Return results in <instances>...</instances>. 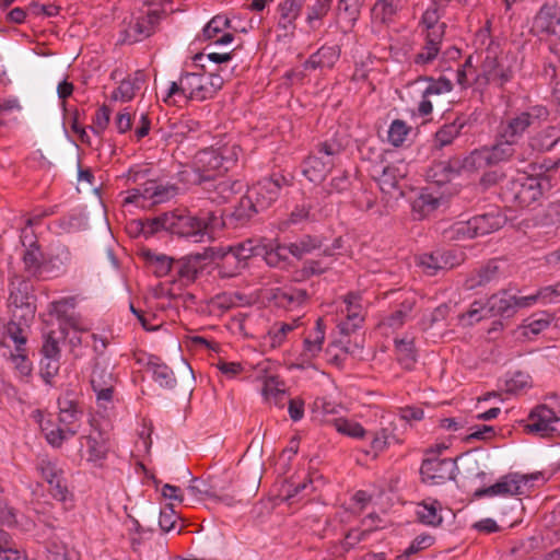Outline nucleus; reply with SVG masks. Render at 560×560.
<instances>
[{
	"mask_svg": "<svg viewBox=\"0 0 560 560\" xmlns=\"http://www.w3.org/2000/svg\"><path fill=\"white\" fill-rule=\"evenodd\" d=\"M72 255L69 247L60 242L51 243L47 249L24 271L38 280L55 279L65 275L71 265Z\"/></svg>",
	"mask_w": 560,
	"mask_h": 560,
	"instance_id": "nucleus-3",
	"label": "nucleus"
},
{
	"mask_svg": "<svg viewBox=\"0 0 560 560\" xmlns=\"http://www.w3.org/2000/svg\"><path fill=\"white\" fill-rule=\"evenodd\" d=\"M147 371L151 372L152 378L165 389L175 388L177 381L173 370L159 357L149 355L145 362Z\"/></svg>",
	"mask_w": 560,
	"mask_h": 560,
	"instance_id": "nucleus-30",
	"label": "nucleus"
},
{
	"mask_svg": "<svg viewBox=\"0 0 560 560\" xmlns=\"http://www.w3.org/2000/svg\"><path fill=\"white\" fill-rule=\"evenodd\" d=\"M417 82H427V86L421 94L422 100L420 101L418 106V113L421 116H429L430 114H432V98H434L435 96L450 93L453 90L452 81L445 77L434 79L433 77L429 75H420L417 79Z\"/></svg>",
	"mask_w": 560,
	"mask_h": 560,
	"instance_id": "nucleus-20",
	"label": "nucleus"
},
{
	"mask_svg": "<svg viewBox=\"0 0 560 560\" xmlns=\"http://www.w3.org/2000/svg\"><path fill=\"white\" fill-rule=\"evenodd\" d=\"M456 463L451 458H425L420 467L422 481L441 485L455 478Z\"/></svg>",
	"mask_w": 560,
	"mask_h": 560,
	"instance_id": "nucleus-16",
	"label": "nucleus"
},
{
	"mask_svg": "<svg viewBox=\"0 0 560 560\" xmlns=\"http://www.w3.org/2000/svg\"><path fill=\"white\" fill-rule=\"evenodd\" d=\"M303 3L300 0H283L279 4L280 21L279 25L283 28L294 26V21L299 18Z\"/></svg>",
	"mask_w": 560,
	"mask_h": 560,
	"instance_id": "nucleus-47",
	"label": "nucleus"
},
{
	"mask_svg": "<svg viewBox=\"0 0 560 560\" xmlns=\"http://www.w3.org/2000/svg\"><path fill=\"white\" fill-rule=\"evenodd\" d=\"M445 163L452 179L459 176L463 172L481 170V166L478 164L479 159L476 150L471 151L465 158L452 156L445 160Z\"/></svg>",
	"mask_w": 560,
	"mask_h": 560,
	"instance_id": "nucleus-39",
	"label": "nucleus"
},
{
	"mask_svg": "<svg viewBox=\"0 0 560 560\" xmlns=\"http://www.w3.org/2000/svg\"><path fill=\"white\" fill-rule=\"evenodd\" d=\"M537 479L535 475L510 474L501 477L494 485L476 490L475 497H494V495H520L524 494V488L529 480Z\"/></svg>",
	"mask_w": 560,
	"mask_h": 560,
	"instance_id": "nucleus-14",
	"label": "nucleus"
},
{
	"mask_svg": "<svg viewBox=\"0 0 560 560\" xmlns=\"http://www.w3.org/2000/svg\"><path fill=\"white\" fill-rule=\"evenodd\" d=\"M427 179L439 186L452 180L445 161H434L427 171Z\"/></svg>",
	"mask_w": 560,
	"mask_h": 560,
	"instance_id": "nucleus-55",
	"label": "nucleus"
},
{
	"mask_svg": "<svg viewBox=\"0 0 560 560\" xmlns=\"http://www.w3.org/2000/svg\"><path fill=\"white\" fill-rule=\"evenodd\" d=\"M424 43L421 49L413 56L412 62L416 66H429L439 56L442 50L444 34H434V32H422Z\"/></svg>",
	"mask_w": 560,
	"mask_h": 560,
	"instance_id": "nucleus-28",
	"label": "nucleus"
},
{
	"mask_svg": "<svg viewBox=\"0 0 560 560\" xmlns=\"http://www.w3.org/2000/svg\"><path fill=\"white\" fill-rule=\"evenodd\" d=\"M560 25V14L557 3L544 4L536 14L533 22V31L540 39L548 40L557 35V27Z\"/></svg>",
	"mask_w": 560,
	"mask_h": 560,
	"instance_id": "nucleus-24",
	"label": "nucleus"
},
{
	"mask_svg": "<svg viewBox=\"0 0 560 560\" xmlns=\"http://www.w3.org/2000/svg\"><path fill=\"white\" fill-rule=\"evenodd\" d=\"M107 452L108 448L104 441L97 440L94 436L88 438L89 462H93L94 464H101V462L106 458Z\"/></svg>",
	"mask_w": 560,
	"mask_h": 560,
	"instance_id": "nucleus-58",
	"label": "nucleus"
},
{
	"mask_svg": "<svg viewBox=\"0 0 560 560\" xmlns=\"http://www.w3.org/2000/svg\"><path fill=\"white\" fill-rule=\"evenodd\" d=\"M149 260L154 267V273L158 277H165L170 273L173 266V259L165 255H150Z\"/></svg>",
	"mask_w": 560,
	"mask_h": 560,
	"instance_id": "nucleus-64",
	"label": "nucleus"
},
{
	"mask_svg": "<svg viewBox=\"0 0 560 560\" xmlns=\"http://www.w3.org/2000/svg\"><path fill=\"white\" fill-rule=\"evenodd\" d=\"M208 247L202 253H191L185 257V261L179 267L178 273L187 279H195L202 262L209 260Z\"/></svg>",
	"mask_w": 560,
	"mask_h": 560,
	"instance_id": "nucleus-45",
	"label": "nucleus"
},
{
	"mask_svg": "<svg viewBox=\"0 0 560 560\" xmlns=\"http://www.w3.org/2000/svg\"><path fill=\"white\" fill-rule=\"evenodd\" d=\"M302 166V172L310 182L319 183L334 167V161L319 155H308Z\"/></svg>",
	"mask_w": 560,
	"mask_h": 560,
	"instance_id": "nucleus-31",
	"label": "nucleus"
},
{
	"mask_svg": "<svg viewBox=\"0 0 560 560\" xmlns=\"http://www.w3.org/2000/svg\"><path fill=\"white\" fill-rule=\"evenodd\" d=\"M468 125L469 118L464 114L456 116L453 121L442 125L434 133L432 154L439 156L443 148L451 145L462 133H466L465 128Z\"/></svg>",
	"mask_w": 560,
	"mask_h": 560,
	"instance_id": "nucleus-23",
	"label": "nucleus"
},
{
	"mask_svg": "<svg viewBox=\"0 0 560 560\" xmlns=\"http://www.w3.org/2000/svg\"><path fill=\"white\" fill-rule=\"evenodd\" d=\"M548 117L549 110L546 106L534 105L502 120L497 130L501 132L502 138H510L518 144V140L528 128L547 120Z\"/></svg>",
	"mask_w": 560,
	"mask_h": 560,
	"instance_id": "nucleus-6",
	"label": "nucleus"
},
{
	"mask_svg": "<svg viewBox=\"0 0 560 560\" xmlns=\"http://www.w3.org/2000/svg\"><path fill=\"white\" fill-rule=\"evenodd\" d=\"M442 237L445 242H462L475 238L469 220L459 221L442 230Z\"/></svg>",
	"mask_w": 560,
	"mask_h": 560,
	"instance_id": "nucleus-44",
	"label": "nucleus"
},
{
	"mask_svg": "<svg viewBox=\"0 0 560 560\" xmlns=\"http://www.w3.org/2000/svg\"><path fill=\"white\" fill-rule=\"evenodd\" d=\"M231 21L228 16L218 14L213 16L203 28L206 39H214L224 30L229 28Z\"/></svg>",
	"mask_w": 560,
	"mask_h": 560,
	"instance_id": "nucleus-57",
	"label": "nucleus"
},
{
	"mask_svg": "<svg viewBox=\"0 0 560 560\" xmlns=\"http://www.w3.org/2000/svg\"><path fill=\"white\" fill-rule=\"evenodd\" d=\"M440 206V198L431 192L422 190L412 201L411 209L413 218L422 220Z\"/></svg>",
	"mask_w": 560,
	"mask_h": 560,
	"instance_id": "nucleus-40",
	"label": "nucleus"
},
{
	"mask_svg": "<svg viewBox=\"0 0 560 560\" xmlns=\"http://www.w3.org/2000/svg\"><path fill=\"white\" fill-rule=\"evenodd\" d=\"M145 79L144 71L137 70L132 75L120 82L119 86L113 92L112 97L121 102L131 101L145 83Z\"/></svg>",
	"mask_w": 560,
	"mask_h": 560,
	"instance_id": "nucleus-36",
	"label": "nucleus"
},
{
	"mask_svg": "<svg viewBox=\"0 0 560 560\" xmlns=\"http://www.w3.org/2000/svg\"><path fill=\"white\" fill-rule=\"evenodd\" d=\"M331 7V0H316V2L308 7L306 23L310 28L315 31L319 27L320 21L328 14Z\"/></svg>",
	"mask_w": 560,
	"mask_h": 560,
	"instance_id": "nucleus-52",
	"label": "nucleus"
},
{
	"mask_svg": "<svg viewBox=\"0 0 560 560\" xmlns=\"http://www.w3.org/2000/svg\"><path fill=\"white\" fill-rule=\"evenodd\" d=\"M20 241L22 246L25 248L22 255V261L25 270L36 260V257H39V253L43 249L37 236L32 230V226H27V222H25V226L21 230Z\"/></svg>",
	"mask_w": 560,
	"mask_h": 560,
	"instance_id": "nucleus-37",
	"label": "nucleus"
},
{
	"mask_svg": "<svg viewBox=\"0 0 560 560\" xmlns=\"http://www.w3.org/2000/svg\"><path fill=\"white\" fill-rule=\"evenodd\" d=\"M307 298L306 290L296 288H277L272 293V300L278 306L290 310L301 305Z\"/></svg>",
	"mask_w": 560,
	"mask_h": 560,
	"instance_id": "nucleus-38",
	"label": "nucleus"
},
{
	"mask_svg": "<svg viewBox=\"0 0 560 560\" xmlns=\"http://www.w3.org/2000/svg\"><path fill=\"white\" fill-rule=\"evenodd\" d=\"M410 128L404 120L395 119L388 130V141L395 145L399 147L406 140L407 135L409 133Z\"/></svg>",
	"mask_w": 560,
	"mask_h": 560,
	"instance_id": "nucleus-59",
	"label": "nucleus"
},
{
	"mask_svg": "<svg viewBox=\"0 0 560 560\" xmlns=\"http://www.w3.org/2000/svg\"><path fill=\"white\" fill-rule=\"evenodd\" d=\"M166 232L191 240L195 243L202 242V219L198 215L191 214L185 209H176L167 212L165 217Z\"/></svg>",
	"mask_w": 560,
	"mask_h": 560,
	"instance_id": "nucleus-7",
	"label": "nucleus"
},
{
	"mask_svg": "<svg viewBox=\"0 0 560 560\" xmlns=\"http://www.w3.org/2000/svg\"><path fill=\"white\" fill-rule=\"evenodd\" d=\"M345 150L342 143L336 139L326 140L317 144V153L324 159H330L339 155Z\"/></svg>",
	"mask_w": 560,
	"mask_h": 560,
	"instance_id": "nucleus-63",
	"label": "nucleus"
},
{
	"mask_svg": "<svg viewBox=\"0 0 560 560\" xmlns=\"http://www.w3.org/2000/svg\"><path fill=\"white\" fill-rule=\"evenodd\" d=\"M534 298L517 295L512 290H501L487 301V313L490 316L512 317L520 308L533 305Z\"/></svg>",
	"mask_w": 560,
	"mask_h": 560,
	"instance_id": "nucleus-10",
	"label": "nucleus"
},
{
	"mask_svg": "<svg viewBox=\"0 0 560 560\" xmlns=\"http://www.w3.org/2000/svg\"><path fill=\"white\" fill-rule=\"evenodd\" d=\"M501 269L497 260H489L487 264L475 269L466 279L465 285L469 290L478 287H486L500 279Z\"/></svg>",
	"mask_w": 560,
	"mask_h": 560,
	"instance_id": "nucleus-29",
	"label": "nucleus"
},
{
	"mask_svg": "<svg viewBox=\"0 0 560 560\" xmlns=\"http://www.w3.org/2000/svg\"><path fill=\"white\" fill-rule=\"evenodd\" d=\"M11 535L0 529V560H8L16 553L21 552Z\"/></svg>",
	"mask_w": 560,
	"mask_h": 560,
	"instance_id": "nucleus-62",
	"label": "nucleus"
},
{
	"mask_svg": "<svg viewBox=\"0 0 560 560\" xmlns=\"http://www.w3.org/2000/svg\"><path fill=\"white\" fill-rule=\"evenodd\" d=\"M462 260V253H457L454 249H436L421 255L419 257V265L428 275L434 276L439 270L452 269L458 266Z\"/></svg>",
	"mask_w": 560,
	"mask_h": 560,
	"instance_id": "nucleus-21",
	"label": "nucleus"
},
{
	"mask_svg": "<svg viewBox=\"0 0 560 560\" xmlns=\"http://www.w3.org/2000/svg\"><path fill=\"white\" fill-rule=\"evenodd\" d=\"M241 301V296L238 294L232 293H221L217 294L209 301V310L210 313L215 315H222L231 308L238 305Z\"/></svg>",
	"mask_w": 560,
	"mask_h": 560,
	"instance_id": "nucleus-49",
	"label": "nucleus"
},
{
	"mask_svg": "<svg viewBox=\"0 0 560 560\" xmlns=\"http://www.w3.org/2000/svg\"><path fill=\"white\" fill-rule=\"evenodd\" d=\"M161 13L158 10H149L145 14L137 16L128 27L121 32V42L133 44L149 37L158 25Z\"/></svg>",
	"mask_w": 560,
	"mask_h": 560,
	"instance_id": "nucleus-19",
	"label": "nucleus"
},
{
	"mask_svg": "<svg viewBox=\"0 0 560 560\" xmlns=\"http://www.w3.org/2000/svg\"><path fill=\"white\" fill-rule=\"evenodd\" d=\"M559 141V128L556 126H549L532 138L530 147L540 152H548L552 150Z\"/></svg>",
	"mask_w": 560,
	"mask_h": 560,
	"instance_id": "nucleus-41",
	"label": "nucleus"
},
{
	"mask_svg": "<svg viewBox=\"0 0 560 560\" xmlns=\"http://www.w3.org/2000/svg\"><path fill=\"white\" fill-rule=\"evenodd\" d=\"M194 184L198 185L207 194V198L217 205L225 203L243 189V184L240 180L225 177L224 174L195 178Z\"/></svg>",
	"mask_w": 560,
	"mask_h": 560,
	"instance_id": "nucleus-8",
	"label": "nucleus"
},
{
	"mask_svg": "<svg viewBox=\"0 0 560 560\" xmlns=\"http://www.w3.org/2000/svg\"><path fill=\"white\" fill-rule=\"evenodd\" d=\"M442 504L436 499L428 498L417 504V520L427 526L438 527L442 524Z\"/></svg>",
	"mask_w": 560,
	"mask_h": 560,
	"instance_id": "nucleus-33",
	"label": "nucleus"
},
{
	"mask_svg": "<svg viewBox=\"0 0 560 560\" xmlns=\"http://www.w3.org/2000/svg\"><path fill=\"white\" fill-rule=\"evenodd\" d=\"M443 14L444 5L433 0L422 13L419 23V25L423 27L422 32H434V34L445 35L446 23L440 21Z\"/></svg>",
	"mask_w": 560,
	"mask_h": 560,
	"instance_id": "nucleus-34",
	"label": "nucleus"
},
{
	"mask_svg": "<svg viewBox=\"0 0 560 560\" xmlns=\"http://www.w3.org/2000/svg\"><path fill=\"white\" fill-rule=\"evenodd\" d=\"M550 187V180L546 177L521 176L508 183L502 190V198L513 208H526Z\"/></svg>",
	"mask_w": 560,
	"mask_h": 560,
	"instance_id": "nucleus-4",
	"label": "nucleus"
},
{
	"mask_svg": "<svg viewBox=\"0 0 560 560\" xmlns=\"http://www.w3.org/2000/svg\"><path fill=\"white\" fill-rule=\"evenodd\" d=\"M293 179L290 173L273 172L249 187L229 213L232 228L245 225L254 215L271 207L283 191L293 186Z\"/></svg>",
	"mask_w": 560,
	"mask_h": 560,
	"instance_id": "nucleus-1",
	"label": "nucleus"
},
{
	"mask_svg": "<svg viewBox=\"0 0 560 560\" xmlns=\"http://www.w3.org/2000/svg\"><path fill=\"white\" fill-rule=\"evenodd\" d=\"M323 246L318 236L303 235L294 243L289 244V252L292 256L301 259L304 255L312 253Z\"/></svg>",
	"mask_w": 560,
	"mask_h": 560,
	"instance_id": "nucleus-46",
	"label": "nucleus"
},
{
	"mask_svg": "<svg viewBox=\"0 0 560 560\" xmlns=\"http://www.w3.org/2000/svg\"><path fill=\"white\" fill-rule=\"evenodd\" d=\"M506 215L498 207L469 219L475 237L483 236L502 229L506 223Z\"/></svg>",
	"mask_w": 560,
	"mask_h": 560,
	"instance_id": "nucleus-25",
	"label": "nucleus"
},
{
	"mask_svg": "<svg viewBox=\"0 0 560 560\" xmlns=\"http://www.w3.org/2000/svg\"><path fill=\"white\" fill-rule=\"evenodd\" d=\"M559 421L556 412L546 405L537 406L528 416L525 430L541 438L551 436L556 432V423Z\"/></svg>",
	"mask_w": 560,
	"mask_h": 560,
	"instance_id": "nucleus-22",
	"label": "nucleus"
},
{
	"mask_svg": "<svg viewBox=\"0 0 560 560\" xmlns=\"http://www.w3.org/2000/svg\"><path fill=\"white\" fill-rule=\"evenodd\" d=\"M240 151L241 148L236 144H223L199 150L192 162L195 178L225 174L236 165Z\"/></svg>",
	"mask_w": 560,
	"mask_h": 560,
	"instance_id": "nucleus-2",
	"label": "nucleus"
},
{
	"mask_svg": "<svg viewBox=\"0 0 560 560\" xmlns=\"http://www.w3.org/2000/svg\"><path fill=\"white\" fill-rule=\"evenodd\" d=\"M188 492L198 499L213 500L218 497V488L211 481L192 479L187 488Z\"/></svg>",
	"mask_w": 560,
	"mask_h": 560,
	"instance_id": "nucleus-54",
	"label": "nucleus"
},
{
	"mask_svg": "<svg viewBox=\"0 0 560 560\" xmlns=\"http://www.w3.org/2000/svg\"><path fill=\"white\" fill-rule=\"evenodd\" d=\"M73 396L72 392H67L58 398L59 421L65 427H68L69 436L77 434L75 424L82 416V410Z\"/></svg>",
	"mask_w": 560,
	"mask_h": 560,
	"instance_id": "nucleus-27",
	"label": "nucleus"
},
{
	"mask_svg": "<svg viewBox=\"0 0 560 560\" xmlns=\"http://www.w3.org/2000/svg\"><path fill=\"white\" fill-rule=\"evenodd\" d=\"M35 469L49 485L51 495L56 500L65 502L68 498L69 490L63 478V469L59 466L58 460L47 455L38 456L35 463Z\"/></svg>",
	"mask_w": 560,
	"mask_h": 560,
	"instance_id": "nucleus-11",
	"label": "nucleus"
},
{
	"mask_svg": "<svg viewBox=\"0 0 560 560\" xmlns=\"http://www.w3.org/2000/svg\"><path fill=\"white\" fill-rule=\"evenodd\" d=\"M230 247L243 262H247L252 257L261 256L262 253V244L258 240L248 238Z\"/></svg>",
	"mask_w": 560,
	"mask_h": 560,
	"instance_id": "nucleus-51",
	"label": "nucleus"
},
{
	"mask_svg": "<svg viewBox=\"0 0 560 560\" xmlns=\"http://www.w3.org/2000/svg\"><path fill=\"white\" fill-rule=\"evenodd\" d=\"M199 219H202V225L205 229L202 231V238L205 236L212 237L217 232L223 230L224 228H232V222L229 220V214L220 213L218 214L214 211H208L202 213Z\"/></svg>",
	"mask_w": 560,
	"mask_h": 560,
	"instance_id": "nucleus-42",
	"label": "nucleus"
},
{
	"mask_svg": "<svg viewBox=\"0 0 560 560\" xmlns=\"http://www.w3.org/2000/svg\"><path fill=\"white\" fill-rule=\"evenodd\" d=\"M5 337L10 339L15 347L14 352H11V360L15 369L22 376H28L32 372V362L26 353L27 337L24 329L16 323L10 322L7 326Z\"/></svg>",
	"mask_w": 560,
	"mask_h": 560,
	"instance_id": "nucleus-17",
	"label": "nucleus"
},
{
	"mask_svg": "<svg viewBox=\"0 0 560 560\" xmlns=\"http://www.w3.org/2000/svg\"><path fill=\"white\" fill-rule=\"evenodd\" d=\"M67 337L66 328L60 327L58 330H49L44 336V342L40 353L45 358L60 359L59 343Z\"/></svg>",
	"mask_w": 560,
	"mask_h": 560,
	"instance_id": "nucleus-43",
	"label": "nucleus"
},
{
	"mask_svg": "<svg viewBox=\"0 0 560 560\" xmlns=\"http://www.w3.org/2000/svg\"><path fill=\"white\" fill-rule=\"evenodd\" d=\"M395 350L397 353L398 362L404 368L410 370L417 361L416 348L413 340L409 339H395Z\"/></svg>",
	"mask_w": 560,
	"mask_h": 560,
	"instance_id": "nucleus-48",
	"label": "nucleus"
},
{
	"mask_svg": "<svg viewBox=\"0 0 560 560\" xmlns=\"http://www.w3.org/2000/svg\"><path fill=\"white\" fill-rule=\"evenodd\" d=\"M202 81H205L202 73L183 72L178 81L171 82L164 102L170 103V100L175 96L183 97L185 101H201L205 97V92H207L206 88L201 89Z\"/></svg>",
	"mask_w": 560,
	"mask_h": 560,
	"instance_id": "nucleus-12",
	"label": "nucleus"
},
{
	"mask_svg": "<svg viewBox=\"0 0 560 560\" xmlns=\"http://www.w3.org/2000/svg\"><path fill=\"white\" fill-rule=\"evenodd\" d=\"M177 515L172 504H166L160 511L159 525L162 532L168 533L175 529L177 524Z\"/></svg>",
	"mask_w": 560,
	"mask_h": 560,
	"instance_id": "nucleus-61",
	"label": "nucleus"
},
{
	"mask_svg": "<svg viewBox=\"0 0 560 560\" xmlns=\"http://www.w3.org/2000/svg\"><path fill=\"white\" fill-rule=\"evenodd\" d=\"M91 386L97 402H110L114 397L117 378L109 363L95 361L91 374Z\"/></svg>",
	"mask_w": 560,
	"mask_h": 560,
	"instance_id": "nucleus-15",
	"label": "nucleus"
},
{
	"mask_svg": "<svg viewBox=\"0 0 560 560\" xmlns=\"http://www.w3.org/2000/svg\"><path fill=\"white\" fill-rule=\"evenodd\" d=\"M399 442L395 424L388 422L387 425L372 433L371 451H365V454H373V458H376L378 454L384 452L390 444Z\"/></svg>",
	"mask_w": 560,
	"mask_h": 560,
	"instance_id": "nucleus-35",
	"label": "nucleus"
},
{
	"mask_svg": "<svg viewBox=\"0 0 560 560\" xmlns=\"http://www.w3.org/2000/svg\"><path fill=\"white\" fill-rule=\"evenodd\" d=\"M299 325V319H294L292 323H280L275 324L273 327L269 330V335L272 340V346H280L287 335L292 331Z\"/></svg>",
	"mask_w": 560,
	"mask_h": 560,
	"instance_id": "nucleus-60",
	"label": "nucleus"
},
{
	"mask_svg": "<svg viewBox=\"0 0 560 560\" xmlns=\"http://www.w3.org/2000/svg\"><path fill=\"white\" fill-rule=\"evenodd\" d=\"M208 252L210 254L209 260H221L219 273L222 278H232L240 273L242 269L247 267V262H243L238 257H236L230 246L226 248L208 247Z\"/></svg>",
	"mask_w": 560,
	"mask_h": 560,
	"instance_id": "nucleus-26",
	"label": "nucleus"
},
{
	"mask_svg": "<svg viewBox=\"0 0 560 560\" xmlns=\"http://www.w3.org/2000/svg\"><path fill=\"white\" fill-rule=\"evenodd\" d=\"M335 428L339 433L348 435L353 439H362L368 433L366 430L359 422L343 418L335 420Z\"/></svg>",
	"mask_w": 560,
	"mask_h": 560,
	"instance_id": "nucleus-56",
	"label": "nucleus"
},
{
	"mask_svg": "<svg viewBox=\"0 0 560 560\" xmlns=\"http://www.w3.org/2000/svg\"><path fill=\"white\" fill-rule=\"evenodd\" d=\"M482 71L488 82L502 88L513 79L514 71L506 54L497 51L491 47L487 49V56L482 62Z\"/></svg>",
	"mask_w": 560,
	"mask_h": 560,
	"instance_id": "nucleus-13",
	"label": "nucleus"
},
{
	"mask_svg": "<svg viewBox=\"0 0 560 560\" xmlns=\"http://www.w3.org/2000/svg\"><path fill=\"white\" fill-rule=\"evenodd\" d=\"M166 215L167 212H164L151 219L137 220L133 221L131 225H135L144 237H150L160 231H166Z\"/></svg>",
	"mask_w": 560,
	"mask_h": 560,
	"instance_id": "nucleus-50",
	"label": "nucleus"
},
{
	"mask_svg": "<svg viewBox=\"0 0 560 560\" xmlns=\"http://www.w3.org/2000/svg\"><path fill=\"white\" fill-rule=\"evenodd\" d=\"M517 143L510 138H502L501 132L497 130L494 141L491 145H485L476 149L479 165L481 168L491 167L501 163H508L516 154Z\"/></svg>",
	"mask_w": 560,
	"mask_h": 560,
	"instance_id": "nucleus-9",
	"label": "nucleus"
},
{
	"mask_svg": "<svg viewBox=\"0 0 560 560\" xmlns=\"http://www.w3.org/2000/svg\"><path fill=\"white\" fill-rule=\"evenodd\" d=\"M416 306V298L408 296L404 299L398 305L397 308L390 312L388 315L384 316L378 326L390 328L393 330L399 329L410 317L411 312Z\"/></svg>",
	"mask_w": 560,
	"mask_h": 560,
	"instance_id": "nucleus-32",
	"label": "nucleus"
},
{
	"mask_svg": "<svg viewBox=\"0 0 560 560\" xmlns=\"http://www.w3.org/2000/svg\"><path fill=\"white\" fill-rule=\"evenodd\" d=\"M289 254V245H278L271 248H268L266 245H262L261 257L270 267L284 266Z\"/></svg>",
	"mask_w": 560,
	"mask_h": 560,
	"instance_id": "nucleus-53",
	"label": "nucleus"
},
{
	"mask_svg": "<svg viewBox=\"0 0 560 560\" xmlns=\"http://www.w3.org/2000/svg\"><path fill=\"white\" fill-rule=\"evenodd\" d=\"M177 192L178 187L174 184H163L154 179L145 180L140 187L127 190L128 196L124 199V203H136L138 207L149 208L171 200Z\"/></svg>",
	"mask_w": 560,
	"mask_h": 560,
	"instance_id": "nucleus-5",
	"label": "nucleus"
},
{
	"mask_svg": "<svg viewBox=\"0 0 560 560\" xmlns=\"http://www.w3.org/2000/svg\"><path fill=\"white\" fill-rule=\"evenodd\" d=\"M10 302L16 308L24 311L22 317L34 316L36 311V298L33 293V285L30 280L14 276L10 282Z\"/></svg>",
	"mask_w": 560,
	"mask_h": 560,
	"instance_id": "nucleus-18",
	"label": "nucleus"
}]
</instances>
